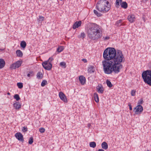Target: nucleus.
Listing matches in <instances>:
<instances>
[{"label": "nucleus", "mask_w": 151, "mask_h": 151, "mask_svg": "<svg viewBox=\"0 0 151 151\" xmlns=\"http://www.w3.org/2000/svg\"><path fill=\"white\" fill-rule=\"evenodd\" d=\"M103 56L106 60L102 62L104 73L107 74H111L113 72L119 73L123 67L121 63L125 61L122 51L118 50L116 52L114 48H108L104 51Z\"/></svg>", "instance_id": "obj_1"}, {"label": "nucleus", "mask_w": 151, "mask_h": 151, "mask_svg": "<svg viewBox=\"0 0 151 151\" xmlns=\"http://www.w3.org/2000/svg\"><path fill=\"white\" fill-rule=\"evenodd\" d=\"M88 37L93 40H97L102 36V30L100 26L95 23L91 24L87 29Z\"/></svg>", "instance_id": "obj_2"}, {"label": "nucleus", "mask_w": 151, "mask_h": 151, "mask_svg": "<svg viewBox=\"0 0 151 151\" xmlns=\"http://www.w3.org/2000/svg\"><path fill=\"white\" fill-rule=\"evenodd\" d=\"M111 6L106 0H100L96 4V8L99 12L103 13L108 12L110 9Z\"/></svg>", "instance_id": "obj_3"}, {"label": "nucleus", "mask_w": 151, "mask_h": 151, "mask_svg": "<svg viewBox=\"0 0 151 151\" xmlns=\"http://www.w3.org/2000/svg\"><path fill=\"white\" fill-rule=\"evenodd\" d=\"M142 77L145 83L151 86V70H147L143 72Z\"/></svg>", "instance_id": "obj_4"}, {"label": "nucleus", "mask_w": 151, "mask_h": 151, "mask_svg": "<svg viewBox=\"0 0 151 151\" xmlns=\"http://www.w3.org/2000/svg\"><path fill=\"white\" fill-rule=\"evenodd\" d=\"M143 111V108L142 106L138 104L133 109V111L137 114H140Z\"/></svg>", "instance_id": "obj_5"}, {"label": "nucleus", "mask_w": 151, "mask_h": 151, "mask_svg": "<svg viewBox=\"0 0 151 151\" xmlns=\"http://www.w3.org/2000/svg\"><path fill=\"white\" fill-rule=\"evenodd\" d=\"M22 63V60H18L14 63L12 64L10 66V68L12 69H16L20 67Z\"/></svg>", "instance_id": "obj_6"}, {"label": "nucleus", "mask_w": 151, "mask_h": 151, "mask_svg": "<svg viewBox=\"0 0 151 151\" xmlns=\"http://www.w3.org/2000/svg\"><path fill=\"white\" fill-rule=\"evenodd\" d=\"M42 65L43 68L46 70H50L52 67V64L49 63L48 61H45L42 63Z\"/></svg>", "instance_id": "obj_7"}, {"label": "nucleus", "mask_w": 151, "mask_h": 151, "mask_svg": "<svg viewBox=\"0 0 151 151\" xmlns=\"http://www.w3.org/2000/svg\"><path fill=\"white\" fill-rule=\"evenodd\" d=\"M15 136L19 141L23 142L24 139L22 134L20 132H17L15 134Z\"/></svg>", "instance_id": "obj_8"}, {"label": "nucleus", "mask_w": 151, "mask_h": 151, "mask_svg": "<svg viewBox=\"0 0 151 151\" xmlns=\"http://www.w3.org/2000/svg\"><path fill=\"white\" fill-rule=\"evenodd\" d=\"M59 96L60 99L65 102L66 103L67 102V100L66 96L62 92H60Z\"/></svg>", "instance_id": "obj_9"}, {"label": "nucleus", "mask_w": 151, "mask_h": 151, "mask_svg": "<svg viewBox=\"0 0 151 151\" xmlns=\"http://www.w3.org/2000/svg\"><path fill=\"white\" fill-rule=\"evenodd\" d=\"M127 18L129 21L131 23L134 22L135 20V17L133 14H131L129 15Z\"/></svg>", "instance_id": "obj_10"}, {"label": "nucleus", "mask_w": 151, "mask_h": 151, "mask_svg": "<svg viewBox=\"0 0 151 151\" xmlns=\"http://www.w3.org/2000/svg\"><path fill=\"white\" fill-rule=\"evenodd\" d=\"M81 24V21H76L74 24L73 28L74 29H75L76 28H78L80 26Z\"/></svg>", "instance_id": "obj_11"}, {"label": "nucleus", "mask_w": 151, "mask_h": 151, "mask_svg": "<svg viewBox=\"0 0 151 151\" xmlns=\"http://www.w3.org/2000/svg\"><path fill=\"white\" fill-rule=\"evenodd\" d=\"M79 79L82 85H84L85 83L86 78L83 76H80Z\"/></svg>", "instance_id": "obj_12"}, {"label": "nucleus", "mask_w": 151, "mask_h": 151, "mask_svg": "<svg viewBox=\"0 0 151 151\" xmlns=\"http://www.w3.org/2000/svg\"><path fill=\"white\" fill-rule=\"evenodd\" d=\"M101 146L102 148L105 150H107L108 148V144L105 142H104L102 143Z\"/></svg>", "instance_id": "obj_13"}, {"label": "nucleus", "mask_w": 151, "mask_h": 151, "mask_svg": "<svg viewBox=\"0 0 151 151\" xmlns=\"http://www.w3.org/2000/svg\"><path fill=\"white\" fill-rule=\"evenodd\" d=\"M96 89L99 93H102L104 91V88L102 86H98L97 88Z\"/></svg>", "instance_id": "obj_14"}, {"label": "nucleus", "mask_w": 151, "mask_h": 151, "mask_svg": "<svg viewBox=\"0 0 151 151\" xmlns=\"http://www.w3.org/2000/svg\"><path fill=\"white\" fill-rule=\"evenodd\" d=\"M5 64V61L2 59H0V69L3 68Z\"/></svg>", "instance_id": "obj_15"}, {"label": "nucleus", "mask_w": 151, "mask_h": 151, "mask_svg": "<svg viewBox=\"0 0 151 151\" xmlns=\"http://www.w3.org/2000/svg\"><path fill=\"white\" fill-rule=\"evenodd\" d=\"M121 6L124 9H126L128 5L126 1L122 2L121 4Z\"/></svg>", "instance_id": "obj_16"}, {"label": "nucleus", "mask_w": 151, "mask_h": 151, "mask_svg": "<svg viewBox=\"0 0 151 151\" xmlns=\"http://www.w3.org/2000/svg\"><path fill=\"white\" fill-rule=\"evenodd\" d=\"M16 53L17 56L21 57L22 56L23 53L20 50H17L16 51Z\"/></svg>", "instance_id": "obj_17"}, {"label": "nucleus", "mask_w": 151, "mask_h": 151, "mask_svg": "<svg viewBox=\"0 0 151 151\" xmlns=\"http://www.w3.org/2000/svg\"><path fill=\"white\" fill-rule=\"evenodd\" d=\"M88 72L90 73L94 72V67L91 65L88 68Z\"/></svg>", "instance_id": "obj_18"}, {"label": "nucleus", "mask_w": 151, "mask_h": 151, "mask_svg": "<svg viewBox=\"0 0 151 151\" xmlns=\"http://www.w3.org/2000/svg\"><path fill=\"white\" fill-rule=\"evenodd\" d=\"M122 0H116L115 3V6L117 8H119L120 6L119 4L121 3Z\"/></svg>", "instance_id": "obj_19"}, {"label": "nucleus", "mask_w": 151, "mask_h": 151, "mask_svg": "<svg viewBox=\"0 0 151 151\" xmlns=\"http://www.w3.org/2000/svg\"><path fill=\"white\" fill-rule=\"evenodd\" d=\"M26 43L24 41H22L20 43V46L23 48H24L26 46Z\"/></svg>", "instance_id": "obj_20"}, {"label": "nucleus", "mask_w": 151, "mask_h": 151, "mask_svg": "<svg viewBox=\"0 0 151 151\" xmlns=\"http://www.w3.org/2000/svg\"><path fill=\"white\" fill-rule=\"evenodd\" d=\"M122 20L120 19L116 23L117 26H121L122 25H124L125 24L124 23H122Z\"/></svg>", "instance_id": "obj_21"}, {"label": "nucleus", "mask_w": 151, "mask_h": 151, "mask_svg": "<svg viewBox=\"0 0 151 151\" xmlns=\"http://www.w3.org/2000/svg\"><path fill=\"white\" fill-rule=\"evenodd\" d=\"M64 48V47L63 46H60L58 47L57 49V51L60 53L63 51Z\"/></svg>", "instance_id": "obj_22"}, {"label": "nucleus", "mask_w": 151, "mask_h": 151, "mask_svg": "<svg viewBox=\"0 0 151 151\" xmlns=\"http://www.w3.org/2000/svg\"><path fill=\"white\" fill-rule=\"evenodd\" d=\"M89 146L91 147L95 148L96 146V143L94 142H91L90 143Z\"/></svg>", "instance_id": "obj_23"}, {"label": "nucleus", "mask_w": 151, "mask_h": 151, "mask_svg": "<svg viewBox=\"0 0 151 151\" xmlns=\"http://www.w3.org/2000/svg\"><path fill=\"white\" fill-rule=\"evenodd\" d=\"M45 18L44 17L40 16L38 19V22L39 23H41L44 20Z\"/></svg>", "instance_id": "obj_24"}, {"label": "nucleus", "mask_w": 151, "mask_h": 151, "mask_svg": "<svg viewBox=\"0 0 151 151\" xmlns=\"http://www.w3.org/2000/svg\"><path fill=\"white\" fill-rule=\"evenodd\" d=\"M94 98L95 99V101L97 103L99 102V97L97 93H94Z\"/></svg>", "instance_id": "obj_25"}, {"label": "nucleus", "mask_w": 151, "mask_h": 151, "mask_svg": "<svg viewBox=\"0 0 151 151\" xmlns=\"http://www.w3.org/2000/svg\"><path fill=\"white\" fill-rule=\"evenodd\" d=\"M14 108L17 110H19L21 108V104H13Z\"/></svg>", "instance_id": "obj_26"}, {"label": "nucleus", "mask_w": 151, "mask_h": 151, "mask_svg": "<svg viewBox=\"0 0 151 151\" xmlns=\"http://www.w3.org/2000/svg\"><path fill=\"white\" fill-rule=\"evenodd\" d=\"M86 37L85 34L84 32H82L81 34L78 36V37L79 38H81L83 39L84 38Z\"/></svg>", "instance_id": "obj_27"}, {"label": "nucleus", "mask_w": 151, "mask_h": 151, "mask_svg": "<svg viewBox=\"0 0 151 151\" xmlns=\"http://www.w3.org/2000/svg\"><path fill=\"white\" fill-rule=\"evenodd\" d=\"M106 83L107 86L111 88L112 86V84H111V82L108 80H106Z\"/></svg>", "instance_id": "obj_28"}, {"label": "nucleus", "mask_w": 151, "mask_h": 151, "mask_svg": "<svg viewBox=\"0 0 151 151\" xmlns=\"http://www.w3.org/2000/svg\"><path fill=\"white\" fill-rule=\"evenodd\" d=\"M34 75V72L32 71H30L27 74V76L28 77H32Z\"/></svg>", "instance_id": "obj_29"}, {"label": "nucleus", "mask_w": 151, "mask_h": 151, "mask_svg": "<svg viewBox=\"0 0 151 151\" xmlns=\"http://www.w3.org/2000/svg\"><path fill=\"white\" fill-rule=\"evenodd\" d=\"M94 13L98 17H100L101 16L102 14L99 12H98L96 10H93Z\"/></svg>", "instance_id": "obj_30"}, {"label": "nucleus", "mask_w": 151, "mask_h": 151, "mask_svg": "<svg viewBox=\"0 0 151 151\" xmlns=\"http://www.w3.org/2000/svg\"><path fill=\"white\" fill-rule=\"evenodd\" d=\"M60 65L61 67H63L64 68H65L66 67V64L65 62H61L60 63Z\"/></svg>", "instance_id": "obj_31"}, {"label": "nucleus", "mask_w": 151, "mask_h": 151, "mask_svg": "<svg viewBox=\"0 0 151 151\" xmlns=\"http://www.w3.org/2000/svg\"><path fill=\"white\" fill-rule=\"evenodd\" d=\"M43 77V75L42 73L40 72H38L37 73V77L38 78H41Z\"/></svg>", "instance_id": "obj_32"}, {"label": "nucleus", "mask_w": 151, "mask_h": 151, "mask_svg": "<svg viewBox=\"0 0 151 151\" xmlns=\"http://www.w3.org/2000/svg\"><path fill=\"white\" fill-rule=\"evenodd\" d=\"M14 98L17 101H18L20 99L19 96L17 94H15L14 95Z\"/></svg>", "instance_id": "obj_33"}, {"label": "nucleus", "mask_w": 151, "mask_h": 151, "mask_svg": "<svg viewBox=\"0 0 151 151\" xmlns=\"http://www.w3.org/2000/svg\"><path fill=\"white\" fill-rule=\"evenodd\" d=\"M17 86L19 88H21L23 87V84L21 83H17Z\"/></svg>", "instance_id": "obj_34"}, {"label": "nucleus", "mask_w": 151, "mask_h": 151, "mask_svg": "<svg viewBox=\"0 0 151 151\" xmlns=\"http://www.w3.org/2000/svg\"><path fill=\"white\" fill-rule=\"evenodd\" d=\"M27 127L24 126L23 127L22 130L23 132H25L27 131Z\"/></svg>", "instance_id": "obj_35"}, {"label": "nucleus", "mask_w": 151, "mask_h": 151, "mask_svg": "<svg viewBox=\"0 0 151 151\" xmlns=\"http://www.w3.org/2000/svg\"><path fill=\"white\" fill-rule=\"evenodd\" d=\"M33 142V137H31L29 138V144H32Z\"/></svg>", "instance_id": "obj_36"}, {"label": "nucleus", "mask_w": 151, "mask_h": 151, "mask_svg": "<svg viewBox=\"0 0 151 151\" xmlns=\"http://www.w3.org/2000/svg\"><path fill=\"white\" fill-rule=\"evenodd\" d=\"M47 83V81L45 80L43 81L41 83V85L43 87L45 86L46 83Z\"/></svg>", "instance_id": "obj_37"}, {"label": "nucleus", "mask_w": 151, "mask_h": 151, "mask_svg": "<svg viewBox=\"0 0 151 151\" xmlns=\"http://www.w3.org/2000/svg\"><path fill=\"white\" fill-rule=\"evenodd\" d=\"M45 129L43 128H40L39 129L40 132L41 133H43L45 132Z\"/></svg>", "instance_id": "obj_38"}, {"label": "nucleus", "mask_w": 151, "mask_h": 151, "mask_svg": "<svg viewBox=\"0 0 151 151\" xmlns=\"http://www.w3.org/2000/svg\"><path fill=\"white\" fill-rule=\"evenodd\" d=\"M53 60V59L52 57H50L48 60L46 61H48L49 63H52V61Z\"/></svg>", "instance_id": "obj_39"}, {"label": "nucleus", "mask_w": 151, "mask_h": 151, "mask_svg": "<svg viewBox=\"0 0 151 151\" xmlns=\"http://www.w3.org/2000/svg\"><path fill=\"white\" fill-rule=\"evenodd\" d=\"M136 91L134 90H132L131 92V95L132 96H134L135 95Z\"/></svg>", "instance_id": "obj_40"}, {"label": "nucleus", "mask_w": 151, "mask_h": 151, "mask_svg": "<svg viewBox=\"0 0 151 151\" xmlns=\"http://www.w3.org/2000/svg\"><path fill=\"white\" fill-rule=\"evenodd\" d=\"M104 40H108L110 38L109 37V36H106V37H103Z\"/></svg>", "instance_id": "obj_41"}, {"label": "nucleus", "mask_w": 151, "mask_h": 151, "mask_svg": "<svg viewBox=\"0 0 151 151\" xmlns=\"http://www.w3.org/2000/svg\"><path fill=\"white\" fill-rule=\"evenodd\" d=\"M143 101L142 99H140L137 104H142L143 103Z\"/></svg>", "instance_id": "obj_42"}, {"label": "nucleus", "mask_w": 151, "mask_h": 151, "mask_svg": "<svg viewBox=\"0 0 151 151\" xmlns=\"http://www.w3.org/2000/svg\"><path fill=\"white\" fill-rule=\"evenodd\" d=\"M82 60L83 61L84 63H86L87 62V60L85 59H83Z\"/></svg>", "instance_id": "obj_43"}, {"label": "nucleus", "mask_w": 151, "mask_h": 151, "mask_svg": "<svg viewBox=\"0 0 151 151\" xmlns=\"http://www.w3.org/2000/svg\"><path fill=\"white\" fill-rule=\"evenodd\" d=\"M129 110L131 111L132 110V107L131 104H129Z\"/></svg>", "instance_id": "obj_44"}, {"label": "nucleus", "mask_w": 151, "mask_h": 151, "mask_svg": "<svg viewBox=\"0 0 151 151\" xmlns=\"http://www.w3.org/2000/svg\"><path fill=\"white\" fill-rule=\"evenodd\" d=\"M98 151H104L103 149H99L98 150Z\"/></svg>", "instance_id": "obj_45"}, {"label": "nucleus", "mask_w": 151, "mask_h": 151, "mask_svg": "<svg viewBox=\"0 0 151 151\" xmlns=\"http://www.w3.org/2000/svg\"><path fill=\"white\" fill-rule=\"evenodd\" d=\"M4 50V49H1L0 48V50H1V51H2V50Z\"/></svg>", "instance_id": "obj_46"}, {"label": "nucleus", "mask_w": 151, "mask_h": 151, "mask_svg": "<svg viewBox=\"0 0 151 151\" xmlns=\"http://www.w3.org/2000/svg\"><path fill=\"white\" fill-rule=\"evenodd\" d=\"M10 94V93H9L8 92V93H7V94H8V95H9Z\"/></svg>", "instance_id": "obj_47"}, {"label": "nucleus", "mask_w": 151, "mask_h": 151, "mask_svg": "<svg viewBox=\"0 0 151 151\" xmlns=\"http://www.w3.org/2000/svg\"><path fill=\"white\" fill-rule=\"evenodd\" d=\"M89 125H90V124H88V126H89Z\"/></svg>", "instance_id": "obj_48"}, {"label": "nucleus", "mask_w": 151, "mask_h": 151, "mask_svg": "<svg viewBox=\"0 0 151 151\" xmlns=\"http://www.w3.org/2000/svg\"><path fill=\"white\" fill-rule=\"evenodd\" d=\"M89 125H90V124H88V126H89Z\"/></svg>", "instance_id": "obj_49"}, {"label": "nucleus", "mask_w": 151, "mask_h": 151, "mask_svg": "<svg viewBox=\"0 0 151 151\" xmlns=\"http://www.w3.org/2000/svg\"><path fill=\"white\" fill-rule=\"evenodd\" d=\"M147 151H149V150H147Z\"/></svg>", "instance_id": "obj_50"}]
</instances>
